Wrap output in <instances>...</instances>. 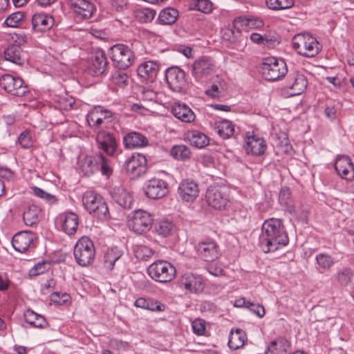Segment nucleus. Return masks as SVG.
<instances>
[{"instance_id":"10","label":"nucleus","mask_w":354,"mask_h":354,"mask_svg":"<svg viewBox=\"0 0 354 354\" xmlns=\"http://www.w3.org/2000/svg\"><path fill=\"white\" fill-rule=\"evenodd\" d=\"M215 62L208 57L196 59L192 65L191 74L197 82H204L215 71Z\"/></svg>"},{"instance_id":"57","label":"nucleus","mask_w":354,"mask_h":354,"mask_svg":"<svg viewBox=\"0 0 354 354\" xmlns=\"http://www.w3.org/2000/svg\"><path fill=\"white\" fill-rule=\"evenodd\" d=\"M18 141L23 148H29L32 145L31 136L28 131L22 132L19 136Z\"/></svg>"},{"instance_id":"55","label":"nucleus","mask_w":354,"mask_h":354,"mask_svg":"<svg viewBox=\"0 0 354 354\" xmlns=\"http://www.w3.org/2000/svg\"><path fill=\"white\" fill-rule=\"evenodd\" d=\"M196 8L204 13H209L212 10V3L209 0H196Z\"/></svg>"},{"instance_id":"28","label":"nucleus","mask_w":354,"mask_h":354,"mask_svg":"<svg viewBox=\"0 0 354 354\" xmlns=\"http://www.w3.org/2000/svg\"><path fill=\"white\" fill-rule=\"evenodd\" d=\"M113 200L124 208H131L133 204V198L122 186H115L111 191Z\"/></svg>"},{"instance_id":"53","label":"nucleus","mask_w":354,"mask_h":354,"mask_svg":"<svg viewBox=\"0 0 354 354\" xmlns=\"http://www.w3.org/2000/svg\"><path fill=\"white\" fill-rule=\"evenodd\" d=\"M156 11L151 8H145L139 10L138 15L142 21L151 22L156 16Z\"/></svg>"},{"instance_id":"13","label":"nucleus","mask_w":354,"mask_h":354,"mask_svg":"<svg viewBox=\"0 0 354 354\" xmlns=\"http://www.w3.org/2000/svg\"><path fill=\"white\" fill-rule=\"evenodd\" d=\"M243 148L248 154L259 156L264 153L267 145L263 137L254 132H248L244 137Z\"/></svg>"},{"instance_id":"16","label":"nucleus","mask_w":354,"mask_h":354,"mask_svg":"<svg viewBox=\"0 0 354 354\" xmlns=\"http://www.w3.org/2000/svg\"><path fill=\"white\" fill-rule=\"evenodd\" d=\"M165 78L169 88L176 92H180L187 85L185 71L177 66L167 68Z\"/></svg>"},{"instance_id":"4","label":"nucleus","mask_w":354,"mask_h":354,"mask_svg":"<svg viewBox=\"0 0 354 354\" xmlns=\"http://www.w3.org/2000/svg\"><path fill=\"white\" fill-rule=\"evenodd\" d=\"M73 254L80 266L86 267L91 265L95 257L93 242L86 236L82 237L74 246Z\"/></svg>"},{"instance_id":"60","label":"nucleus","mask_w":354,"mask_h":354,"mask_svg":"<svg viewBox=\"0 0 354 354\" xmlns=\"http://www.w3.org/2000/svg\"><path fill=\"white\" fill-rule=\"evenodd\" d=\"M141 98L144 101H158V93L152 89L144 88L141 93Z\"/></svg>"},{"instance_id":"7","label":"nucleus","mask_w":354,"mask_h":354,"mask_svg":"<svg viewBox=\"0 0 354 354\" xmlns=\"http://www.w3.org/2000/svg\"><path fill=\"white\" fill-rule=\"evenodd\" d=\"M110 57L113 65L119 69H126L131 66L135 60V55L127 45L117 44L110 48Z\"/></svg>"},{"instance_id":"20","label":"nucleus","mask_w":354,"mask_h":354,"mask_svg":"<svg viewBox=\"0 0 354 354\" xmlns=\"http://www.w3.org/2000/svg\"><path fill=\"white\" fill-rule=\"evenodd\" d=\"M35 235L30 231H21L15 234L12 239L14 249L19 252H25L34 246Z\"/></svg>"},{"instance_id":"21","label":"nucleus","mask_w":354,"mask_h":354,"mask_svg":"<svg viewBox=\"0 0 354 354\" xmlns=\"http://www.w3.org/2000/svg\"><path fill=\"white\" fill-rule=\"evenodd\" d=\"M335 169L342 178L348 181L354 180V165L350 157L344 155L338 156L335 163Z\"/></svg>"},{"instance_id":"14","label":"nucleus","mask_w":354,"mask_h":354,"mask_svg":"<svg viewBox=\"0 0 354 354\" xmlns=\"http://www.w3.org/2000/svg\"><path fill=\"white\" fill-rule=\"evenodd\" d=\"M178 283L180 288L189 293H200L205 288V282L202 276L192 272H186L181 275Z\"/></svg>"},{"instance_id":"3","label":"nucleus","mask_w":354,"mask_h":354,"mask_svg":"<svg viewBox=\"0 0 354 354\" xmlns=\"http://www.w3.org/2000/svg\"><path fill=\"white\" fill-rule=\"evenodd\" d=\"M85 209L101 220H106L109 216L108 206L104 198L93 191H86L82 197Z\"/></svg>"},{"instance_id":"58","label":"nucleus","mask_w":354,"mask_h":354,"mask_svg":"<svg viewBox=\"0 0 354 354\" xmlns=\"http://www.w3.org/2000/svg\"><path fill=\"white\" fill-rule=\"evenodd\" d=\"M32 191L35 196L46 200L48 203H53L55 201V198L53 195L46 192L44 190L39 187H33Z\"/></svg>"},{"instance_id":"43","label":"nucleus","mask_w":354,"mask_h":354,"mask_svg":"<svg viewBox=\"0 0 354 354\" xmlns=\"http://www.w3.org/2000/svg\"><path fill=\"white\" fill-rule=\"evenodd\" d=\"M287 211L296 219L304 223L307 222L309 214V207L307 205H301L299 207H296L292 204V206H289V209Z\"/></svg>"},{"instance_id":"40","label":"nucleus","mask_w":354,"mask_h":354,"mask_svg":"<svg viewBox=\"0 0 354 354\" xmlns=\"http://www.w3.org/2000/svg\"><path fill=\"white\" fill-rule=\"evenodd\" d=\"M178 17V11L173 8H167L162 10L158 16L160 24L171 25L176 22Z\"/></svg>"},{"instance_id":"9","label":"nucleus","mask_w":354,"mask_h":354,"mask_svg":"<svg viewBox=\"0 0 354 354\" xmlns=\"http://www.w3.org/2000/svg\"><path fill=\"white\" fill-rule=\"evenodd\" d=\"M153 222V216L143 209L133 211L129 216L128 226L137 234H143L150 230Z\"/></svg>"},{"instance_id":"59","label":"nucleus","mask_w":354,"mask_h":354,"mask_svg":"<svg viewBox=\"0 0 354 354\" xmlns=\"http://www.w3.org/2000/svg\"><path fill=\"white\" fill-rule=\"evenodd\" d=\"M193 332L197 335H202L205 330V321L201 319H196L192 323Z\"/></svg>"},{"instance_id":"25","label":"nucleus","mask_w":354,"mask_h":354,"mask_svg":"<svg viewBox=\"0 0 354 354\" xmlns=\"http://www.w3.org/2000/svg\"><path fill=\"white\" fill-rule=\"evenodd\" d=\"M197 252L206 261H213L220 255L218 246L214 241L199 243L197 245Z\"/></svg>"},{"instance_id":"33","label":"nucleus","mask_w":354,"mask_h":354,"mask_svg":"<svg viewBox=\"0 0 354 354\" xmlns=\"http://www.w3.org/2000/svg\"><path fill=\"white\" fill-rule=\"evenodd\" d=\"M247 339L244 330L240 328L232 330L228 339V346L231 349L237 350L245 344Z\"/></svg>"},{"instance_id":"54","label":"nucleus","mask_w":354,"mask_h":354,"mask_svg":"<svg viewBox=\"0 0 354 354\" xmlns=\"http://www.w3.org/2000/svg\"><path fill=\"white\" fill-rule=\"evenodd\" d=\"M98 117L103 121L109 123L113 118V113L109 109H104L102 106H95Z\"/></svg>"},{"instance_id":"6","label":"nucleus","mask_w":354,"mask_h":354,"mask_svg":"<svg viewBox=\"0 0 354 354\" xmlns=\"http://www.w3.org/2000/svg\"><path fill=\"white\" fill-rule=\"evenodd\" d=\"M261 72L266 80L273 82L285 76L288 68L283 59L270 57L264 59Z\"/></svg>"},{"instance_id":"36","label":"nucleus","mask_w":354,"mask_h":354,"mask_svg":"<svg viewBox=\"0 0 354 354\" xmlns=\"http://www.w3.org/2000/svg\"><path fill=\"white\" fill-rule=\"evenodd\" d=\"M135 306L138 308H145L151 311H164L165 306L157 300L153 299H145L140 297L135 301Z\"/></svg>"},{"instance_id":"32","label":"nucleus","mask_w":354,"mask_h":354,"mask_svg":"<svg viewBox=\"0 0 354 354\" xmlns=\"http://www.w3.org/2000/svg\"><path fill=\"white\" fill-rule=\"evenodd\" d=\"M185 140L189 144L197 148H203L209 143L208 137L203 133L197 130H189L185 133Z\"/></svg>"},{"instance_id":"38","label":"nucleus","mask_w":354,"mask_h":354,"mask_svg":"<svg viewBox=\"0 0 354 354\" xmlns=\"http://www.w3.org/2000/svg\"><path fill=\"white\" fill-rule=\"evenodd\" d=\"M233 24L234 28L241 30L258 28L263 26V21L261 20L250 19L245 17L236 18Z\"/></svg>"},{"instance_id":"52","label":"nucleus","mask_w":354,"mask_h":354,"mask_svg":"<svg viewBox=\"0 0 354 354\" xmlns=\"http://www.w3.org/2000/svg\"><path fill=\"white\" fill-rule=\"evenodd\" d=\"M78 225V216L73 212H68V234H75L77 231Z\"/></svg>"},{"instance_id":"15","label":"nucleus","mask_w":354,"mask_h":354,"mask_svg":"<svg viewBox=\"0 0 354 354\" xmlns=\"http://www.w3.org/2000/svg\"><path fill=\"white\" fill-rule=\"evenodd\" d=\"M0 86L8 93L15 96H23L27 92V87L19 77L6 74L0 78Z\"/></svg>"},{"instance_id":"47","label":"nucleus","mask_w":354,"mask_h":354,"mask_svg":"<svg viewBox=\"0 0 354 354\" xmlns=\"http://www.w3.org/2000/svg\"><path fill=\"white\" fill-rule=\"evenodd\" d=\"M267 6L272 10H285L294 6L293 0H266Z\"/></svg>"},{"instance_id":"31","label":"nucleus","mask_w":354,"mask_h":354,"mask_svg":"<svg viewBox=\"0 0 354 354\" xmlns=\"http://www.w3.org/2000/svg\"><path fill=\"white\" fill-rule=\"evenodd\" d=\"M138 74L145 80L152 81L159 71L158 64L153 61L141 64L138 68Z\"/></svg>"},{"instance_id":"22","label":"nucleus","mask_w":354,"mask_h":354,"mask_svg":"<svg viewBox=\"0 0 354 354\" xmlns=\"http://www.w3.org/2000/svg\"><path fill=\"white\" fill-rule=\"evenodd\" d=\"M71 9L79 20L91 18L95 10L94 6L87 0H71Z\"/></svg>"},{"instance_id":"62","label":"nucleus","mask_w":354,"mask_h":354,"mask_svg":"<svg viewBox=\"0 0 354 354\" xmlns=\"http://www.w3.org/2000/svg\"><path fill=\"white\" fill-rule=\"evenodd\" d=\"M50 301L55 304L62 305L66 301V293H62L60 296V293L55 292L50 295Z\"/></svg>"},{"instance_id":"61","label":"nucleus","mask_w":354,"mask_h":354,"mask_svg":"<svg viewBox=\"0 0 354 354\" xmlns=\"http://www.w3.org/2000/svg\"><path fill=\"white\" fill-rule=\"evenodd\" d=\"M248 308L252 311L255 315H257L259 317H263L265 315V308L262 305L255 304L250 302V304H249Z\"/></svg>"},{"instance_id":"63","label":"nucleus","mask_w":354,"mask_h":354,"mask_svg":"<svg viewBox=\"0 0 354 354\" xmlns=\"http://www.w3.org/2000/svg\"><path fill=\"white\" fill-rule=\"evenodd\" d=\"M10 281L6 274H0V290L5 291L8 289Z\"/></svg>"},{"instance_id":"44","label":"nucleus","mask_w":354,"mask_h":354,"mask_svg":"<svg viewBox=\"0 0 354 354\" xmlns=\"http://www.w3.org/2000/svg\"><path fill=\"white\" fill-rule=\"evenodd\" d=\"M218 135L224 139L230 138L234 133V126L232 122L223 120L216 123Z\"/></svg>"},{"instance_id":"2","label":"nucleus","mask_w":354,"mask_h":354,"mask_svg":"<svg viewBox=\"0 0 354 354\" xmlns=\"http://www.w3.org/2000/svg\"><path fill=\"white\" fill-rule=\"evenodd\" d=\"M77 165L80 173L84 176H91L99 169L106 177H109L113 173L111 159L101 153L95 156H81L78 158Z\"/></svg>"},{"instance_id":"34","label":"nucleus","mask_w":354,"mask_h":354,"mask_svg":"<svg viewBox=\"0 0 354 354\" xmlns=\"http://www.w3.org/2000/svg\"><path fill=\"white\" fill-rule=\"evenodd\" d=\"M290 343L283 337H279L269 345L266 354H287Z\"/></svg>"},{"instance_id":"41","label":"nucleus","mask_w":354,"mask_h":354,"mask_svg":"<svg viewBox=\"0 0 354 354\" xmlns=\"http://www.w3.org/2000/svg\"><path fill=\"white\" fill-rule=\"evenodd\" d=\"M316 263L318 266L317 269L320 272L329 270L334 265L333 258L326 253H319L315 257Z\"/></svg>"},{"instance_id":"8","label":"nucleus","mask_w":354,"mask_h":354,"mask_svg":"<svg viewBox=\"0 0 354 354\" xmlns=\"http://www.w3.org/2000/svg\"><path fill=\"white\" fill-rule=\"evenodd\" d=\"M147 271L151 279L160 283L172 281L176 274L175 267L166 261H157L151 263Z\"/></svg>"},{"instance_id":"27","label":"nucleus","mask_w":354,"mask_h":354,"mask_svg":"<svg viewBox=\"0 0 354 354\" xmlns=\"http://www.w3.org/2000/svg\"><path fill=\"white\" fill-rule=\"evenodd\" d=\"M53 25L52 17L44 14H35L32 17V28L35 32H42L50 30Z\"/></svg>"},{"instance_id":"50","label":"nucleus","mask_w":354,"mask_h":354,"mask_svg":"<svg viewBox=\"0 0 354 354\" xmlns=\"http://www.w3.org/2000/svg\"><path fill=\"white\" fill-rule=\"evenodd\" d=\"M279 201L280 204L286 207V209H289V206L292 205V201L290 198V190L288 187H282L279 194Z\"/></svg>"},{"instance_id":"26","label":"nucleus","mask_w":354,"mask_h":354,"mask_svg":"<svg viewBox=\"0 0 354 354\" xmlns=\"http://www.w3.org/2000/svg\"><path fill=\"white\" fill-rule=\"evenodd\" d=\"M148 139L142 133L132 131L123 137V144L127 149L144 147L148 145Z\"/></svg>"},{"instance_id":"23","label":"nucleus","mask_w":354,"mask_h":354,"mask_svg":"<svg viewBox=\"0 0 354 354\" xmlns=\"http://www.w3.org/2000/svg\"><path fill=\"white\" fill-rule=\"evenodd\" d=\"M287 87L290 89L291 95H300L307 87V80L303 73L294 72L288 77Z\"/></svg>"},{"instance_id":"29","label":"nucleus","mask_w":354,"mask_h":354,"mask_svg":"<svg viewBox=\"0 0 354 354\" xmlns=\"http://www.w3.org/2000/svg\"><path fill=\"white\" fill-rule=\"evenodd\" d=\"M171 112L174 115L183 122H192L195 120V114L185 104L174 103Z\"/></svg>"},{"instance_id":"19","label":"nucleus","mask_w":354,"mask_h":354,"mask_svg":"<svg viewBox=\"0 0 354 354\" xmlns=\"http://www.w3.org/2000/svg\"><path fill=\"white\" fill-rule=\"evenodd\" d=\"M106 65L105 54L103 51L98 50L90 57L85 70L93 76H98L105 71Z\"/></svg>"},{"instance_id":"18","label":"nucleus","mask_w":354,"mask_h":354,"mask_svg":"<svg viewBox=\"0 0 354 354\" xmlns=\"http://www.w3.org/2000/svg\"><path fill=\"white\" fill-rule=\"evenodd\" d=\"M145 193L151 199L162 198L168 193L167 183L160 178H153L146 183Z\"/></svg>"},{"instance_id":"5","label":"nucleus","mask_w":354,"mask_h":354,"mask_svg":"<svg viewBox=\"0 0 354 354\" xmlns=\"http://www.w3.org/2000/svg\"><path fill=\"white\" fill-rule=\"evenodd\" d=\"M292 47L301 55L312 57L319 50V43L315 37L308 33H299L292 40Z\"/></svg>"},{"instance_id":"24","label":"nucleus","mask_w":354,"mask_h":354,"mask_svg":"<svg viewBox=\"0 0 354 354\" xmlns=\"http://www.w3.org/2000/svg\"><path fill=\"white\" fill-rule=\"evenodd\" d=\"M178 190L181 199L186 202L194 201L199 193L198 184L191 180H183L179 185Z\"/></svg>"},{"instance_id":"64","label":"nucleus","mask_w":354,"mask_h":354,"mask_svg":"<svg viewBox=\"0 0 354 354\" xmlns=\"http://www.w3.org/2000/svg\"><path fill=\"white\" fill-rule=\"evenodd\" d=\"M205 93L213 98H216L220 96L221 91H219L218 86L214 84L209 89L206 90Z\"/></svg>"},{"instance_id":"46","label":"nucleus","mask_w":354,"mask_h":354,"mask_svg":"<svg viewBox=\"0 0 354 354\" xmlns=\"http://www.w3.org/2000/svg\"><path fill=\"white\" fill-rule=\"evenodd\" d=\"M171 155L177 160H184L190 157L191 151L185 145H176L172 147Z\"/></svg>"},{"instance_id":"35","label":"nucleus","mask_w":354,"mask_h":354,"mask_svg":"<svg viewBox=\"0 0 354 354\" xmlns=\"http://www.w3.org/2000/svg\"><path fill=\"white\" fill-rule=\"evenodd\" d=\"M122 255V252L117 247L108 248L104 255V266L112 270L115 263Z\"/></svg>"},{"instance_id":"49","label":"nucleus","mask_w":354,"mask_h":354,"mask_svg":"<svg viewBox=\"0 0 354 354\" xmlns=\"http://www.w3.org/2000/svg\"><path fill=\"white\" fill-rule=\"evenodd\" d=\"M50 268V263L47 261H41L35 264L30 270L29 275L30 277H35L39 274H44L48 271Z\"/></svg>"},{"instance_id":"56","label":"nucleus","mask_w":354,"mask_h":354,"mask_svg":"<svg viewBox=\"0 0 354 354\" xmlns=\"http://www.w3.org/2000/svg\"><path fill=\"white\" fill-rule=\"evenodd\" d=\"M112 80L116 86L122 87L127 84L128 76L123 72L115 73L112 77Z\"/></svg>"},{"instance_id":"37","label":"nucleus","mask_w":354,"mask_h":354,"mask_svg":"<svg viewBox=\"0 0 354 354\" xmlns=\"http://www.w3.org/2000/svg\"><path fill=\"white\" fill-rule=\"evenodd\" d=\"M354 272L350 268L345 267L339 270L334 275L336 283L342 287L349 286L353 281Z\"/></svg>"},{"instance_id":"30","label":"nucleus","mask_w":354,"mask_h":354,"mask_svg":"<svg viewBox=\"0 0 354 354\" xmlns=\"http://www.w3.org/2000/svg\"><path fill=\"white\" fill-rule=\"evenodd\" d=\"M5 60L17 65H23L26 57L19 45H10L4 50Z\"/></svg>"},{"instance_id":"1","label":"nucleus","mask_w":354,"mask_h":354,"mask_svg":"<svg viewBox=\"0 0 354 354\" xmlns=\"http://www.w3.org/2000/svg\"><path fill=\"white\" fill-rule=\"evenodd\" d=\"M289 239L286 232L283 221L271 218L264 221L260 236V243L266 246V252H274L286 245Z\"/></svg>"},{"instance_id":"11","label":"nucleus","mask_w":354,"mask_h":354,"mask_svg":"<svg viewBox=\"0 0 354 354\" xmlns=\"http://www.w3.org/2000/svg\"><path fill=\"white\" fill-rule=\"evenodd\" d=\"M205 201L209 206L218 210L225 209L230 204L229 196L224 187H209L206 192Z\"/></svg>"},{"instance_id":"17","label":"nucleus","mask_w":354,"mask_h":354,"mask_svg":"<svg viewBox=\"0 0 354 354\" xmlns=\"http://www.w3.org/2000/svg\"><path fill=\"white\" fill-rule=\"evenodd\" d=\"M98 149L105 153L108 156H115L118 149V143L115 137L109 132L100 131L95 137Z\"/></svg>"},{"instance_id":"45","label":"nucleus","mask_w":354,"mask_h":354,"mask_svg":"<svg viewBox=\"0 0 354 354\" xmlns=\"http://www.w3.org/2000/svg\"><path fill=\"white\" fill-rule=\"evenodd\" d=\"M175 230V225L167 220L159 221L155 226L156 232L161 236H167L171 234Z\"/></svg>"},{"instance_id":"42","label":"nucleus","mask_w":354,"mask_h":354,"mask_svg":"<svg viewBox=\"0 0 354 354\" xmlns=\"http://www.w3.org/2000/svg\"><path fill=\"white\" fill-rule=\"evenodd\" d=\"M41 215V210L38 207L32 205L24 213L23 218L24 223L28 226H32L39 221Z\"/></svg>"},{"instance_id":"48","label":"nucleus","mask_w":354,"mask_h":354,"mask_svg":"<svg viewBox=\"0 0 354 354\" xmlns=\"http://www.w3.org/2000/svg\"><path fill=\"white\" fill-rule=\"evenodd\" d=\"M133 252L136 257L140 260H147L153 254L151 248L143 245H136L133 247Z\"/></svg>"},{"instance_id":"51","label":"nucleus","mask_w":354,"mask_h":354,"mask_svg":"<svg viewBox=\"0 0 354 354\" xmlns=\"http://www.w3.org/2000/svg\"><path fill=\"white\" fill-rule=\"evenodd\" d=\"M24 13L20 11L10 15L5 20V24L9 27H17L24 21Z\"/></svg>"},{"instance_id":"12","label":"nucleus","mask_w":354,"mask_h":354,"mask_svg":"<svg viewBox=\"0 0 354 354\" xmlns=\"http://www.w3.org/2000/svg\"><path fill=\"white\" fill-rule=\"evenodd\" d=\"M124 166L131 178H138L147 171V159L142 154L134 153L126 160Z\"/></svg>"},{"instance_id":"39","label":"nucleus","mask_w":354,"mask_h":354,"mask_svg":"<svg viewBox=\"0 0 354 354\" xmlns=\"http://www.w3.org/2000/svg\"><path fill=\"white\" fill-rule=\"evenodd\" d=\"M24 319L30 326L35 328H44L47 325L45 318L32 310H27L24 313Z\"/></svg>"}]
</instances>
